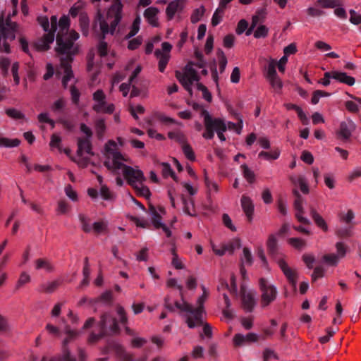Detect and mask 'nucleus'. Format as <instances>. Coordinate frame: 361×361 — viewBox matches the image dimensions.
<instances>
[{
    "label": "nucleus",
    "mask_w": 361,
    "mask_h": 361,
    "mask_svg": "<svg viewBox=\"0 0 361 361\" xmlns=\"http://www.w3.org/2000/svg\"><path fill=\"white\" fill-rule=\"evenodd\" d=\"M149 210L152 215L151 221H152L154 228L156 230L160 229V226H161V224L162 223L161 222L162 217H161L160 213H162V214L165 213L164 208L162 207H159L157 210V208L154 205L150 204L149 205Z\"/></svg>",
    "instance_id": "21"
},
{
    "label": "nucleus",
    "mask_w": 361,
    "mask_h": 361,
    "mask_svg": "<svg viewBox=\"0 0 361 361\" xmlns=\"http://www.w3.org/2000/svg\"><path fill=\"white\" fill-rule=\"evenodd\" d=\"M104 154L106 158L112 159V168L114 169H121L124 159L122 154L118 151L117 144L113 140H109L104 145Z\"/></svg>",
    "instance_id": "11"
},
{
    "label": "nucleus",
    "mask_w": 361,
    "mask_h": 361,
    "mask_svg": "<svg viewBox=\"0 0 361 361\" xmlns=\"http://www.w3.org/2000/svg\"><path fill=\"white\" fill-rule=\"evenodd\" d=\"M61 138L59 135L56 133H54L51 136V140L49 142V146L51 149L56 148L61 151Z\"/></svg>",
    "instance_id": "53"
},
{
    "label": "nucleus",
    "mask_w": 361,
    "mask_h": 361,
    "mask_svg": "<svg viewBox=\"0 0 361 361\" xmlns=\"http://www.w3.org/2000/svg\"><path fill=\"white\" fill-rule=\"evenodd\" d=\"M293 194L295 197L293 203V208L295 209V217L297 221L304 225H310V221L304 216L305 212L302 207V198L300 195L299 192L294 189L293 190Z\"/></svg>",
    "instance_id": "14"
},
{
    "label": "nucleus",
    "mask_w": 361,
    "mask_h": 361,
    "mask_svg": "<svg viewBox=\"0 0 361 361\" xmlns=\"http://www.w3.org/2000/svg\"><path fill=\"white\" fill-rule=\"evenodd\" d=\"M316 6H319L322 8H334L336 6L335 0H317L315 3Z\"/></svg>",
    "instance_id": "58"
},
{
    "label": "nucleus",
    "mask_w": 361,
    "mask_h": 361,
    "mask_svg": "<svg viewBox=\"0 0 361 361\" xmlns=\"http://www.w3.org/2000/svg\"><path fill=\"white\" fill-rule=\"evenodd\" d=\"M259 21V16H253L252 18V23L251 25L249 28L248 27V23L245 20L242 19L240 20L237 25V27L235 30V32L238 35H241L245 31V35L247 36H249L251 35L253 29L256 27L257 24Z\"/></svg>",
    "instance_id": "19"
},
{
    "label": "nucleus",
    "mask_w": 361,
    "mask_h": 361,
    "mask_svg": "<svg viewBox=\"0 0 361 361\" xmlns=\"http://www.w3.org/2000/svg\"><path fill=\"white\" fill-rule=\"evenodd\" d=\"M259 288L261 292L260 305L266 307L273 302L277 297L276 288L270 284L264 278L259 279Z\"/></svg>",
    "instance_id": "8"
},
{
    "label": "nucleus",
    "mask_w": 361,
    "mask_h": 361,
    "mask_svg": "<svg viewBox=\"0 0 361 361\" xmlns=\"http://www.w3.org/2000/svg\"><path fill=\"white\" fill-rule=\"evenodd\" d=\"M255 141H257L258 145L263 149H268L271 147V142L267 137H257V135L255 133H250L245 137V144L247 146H252Z\"/></svg>",
    "instance_id": "20"
},
{
    "label": "nucleus",
    "mask_w": 361,
    "mask_h": 361,
    "mask_svg": "<svg viewBox=\"0 0 361 361\" xmlns=\"http://www.w3.org/2000/svg\"><path fill=\"white\" fill-rule=\"evenodd\" d=\"M176 77L183 87L187 91H192V85L194 82H198L200 79L197 72L192 67L186 66L183 73L179 71L176 72Z\"/></svg>",
    "instance_id": "10"
},
{
    "label": "nucleus",
    "mask_w": 361,
    "mask_h": 361,
    "mask_svg": "<svg viewBox=\"0 0 361 361\" xmlns=\"http://www.w3.org/2000/svg\"><path fill=\"white\" fill-rule=\"evenodd\" d=\"M210 245L214 253L217 256H223L226 253L232 255L234 251L236 249H239L241 245L240 240L238 238H233L227 243H221L219 248L216 247L212 240H210Z\"/></svg>",
    "instance_id": "13"
},
{
    "label": "nucleus",
    "mask_w": 361,
    "mask_h": 361,
    "mask_svg": "<svg viewBox=\"0 0 361 361\" xmlns=\"http://www.w3.org/2000/svg\"><path fill=\"white\" fill-rule=\"evenodd\" d=\"M207 293L203 287V293L197 301V307H194L190 303L183 301L182 303L175 302V306L183 312H185V323L190 329L200 326L202 324V318L206 314L204 303L207 299Z\"/></svg>",
    "instance_id": "3"
},
{
    "label": "nucleus",
    "mask_w": 361,
    "mask_h": 361,
    "mask_svg": "<svg viewBox=\"0 0 361 361\" xmlns=\"http://www.w3.org/2000/svg\"><path fill=\"white\" fill-rule=\"evenodd\" d=\"M204 6H202L200 8L195 9L190 16L191 23H196L199 20H200V19L202 18V17L204 15Z\"/></svg>",
    "instance_id": "50"
},
{
    "label": "nucleus",
    "mask_w": 361,
    "mask_h": 361,
    "mask_svg": "<svg viewBox=\"0 0 361 361\" xmlns=\"http://www.w3.org/2000/svg\"><path fill=\"white\" fill-rule=\"evenodd\" d=\"M202 326V334H200L201 337H203V335L207 338H212L213 336L212 333V326L208 322H204L202 321V324L200 325Z\"/></svg>",
    "instance_id": "55"
},
{
    "label": "nucleus",
    "mask_w": 361,
    "mask_h": 361,
    "mask_svg": "<svg viewBox=\"0 0 361 361\" xmlns=\"http://www.w3.org/2000/svg\"><path fill=\"white\" fill-rule=\"evenodd\" d=\"M271 88L277 93H281L283 88V82L278 75L267 79Z\"/></svg>",
    "instance_id": "37"
},
{
    "label": "nucleus",
    "mask_w": 361,
    "mask_h": 361,
    "mask_svg": "<svg viewBox=\"0 0 361 361\" xmlns=\"http://www.w3.org/2000/svg\"><path fill=\"white\" fill-rule=\"evenodd\" d=\"M59 30L56 35V52L59 55H66L61 58L60 66L63 70L62 85L67 88L68 82L74 77L72 70L73 56L78 54V47L75 42L79 38V34L74 30L69 31L70 19L67 16H62L59 20Z\"/></svg>",
    "instance_id": "1"
},
{
    "label": "nucleus",
    "mask_w": 361,
    "mask_h": 361,
    "mask_svg": "<svg viewBox=\"0 0 361 361\" xmlns=\"http://www.w3.org/2000/svg\"><path fill=\"white\" fill-rule=\"evenodd\" d=\"M197 87L202 92L203 98L208 102H210L212 101V96L207 87L202 83H197Z\"/></svg>",
    "instance_id": "57"
},
{
    "label": "nucleus",
    "mask_w": 361,
    "mask_h": 361,
    "mask_svg": "<svg viewBox=\"0 0 361 361\" xmlns=\"http://www.w3.org/2000/svg\"><path fill=\"white\" fill-rule=\"evenodd\" d=\"M182 152L185 157L190 162H195L196 161V155L192 147V146L187 142L181 147Z\"/></svg>",
    "instance_id": "35"
},
{
    "label": "nucleus",
    "mask_w": 361,
    "mask_h": 361,
    "mask_svg": "<svg viewBox=\"0 0 361 361\" xmlns=\"http://www.w3.org/2000/svg\"><path fill=\"white\" fill-rule=\"evenodd\" d=\"M79 24L81 28V30L83 32H87L90 26V19L87 13L85 11H82L80 13L79 16Z\"/></svg>",
    "instance_id": "41"
},
{
    "label": "nucleus",
    "mask_w": 361,
    "mask_h": 361,
    "mask_svg": "<svg viewBox=\"0 0 361 361\" xmlns=\"http://www.w3.org/2000/svg\"><path fill=\"white\" fill-rule=\"evenodd\" d=\"M147 133L148 136L150 138H154L159 141H162V140H166L165 136L163 134L158 133L157 131V130H155V129L149 128L147 130Z\"/></svg>",
    "instance_id": "62"
},
{
    "label": "nucleus",
    "mask_w": 361,
    "mask_h": 361,
    "mask_svg": "<svg viewBox=\"0 0 361 361\" xmlns=\"http://www.w3.org/2000/svg\"><path fill=\"white\" fill-rule=\"evenodd\" d=\"M140 18L139 16H137L134 19V20L130 27V31L125 36V39H130V38L133 37L134 36H135L140 30Z\"/></svg>",
    "instance_id": "38"
},
{
    "label": "nucleus",
    "mask_w": 361,
    "mask_h": 361,
    "mask_svg": "<svg viewBox=\"0 0 361 361\" xmlns=\"http://www.w3.org/2000/svg\"><path fill=\"white\" fill-rule=\"evenodd\" d=\"M171 253L172 255L171 265L173 267L178 270L184 269L185 265L181 259L178 257L176 246L175 245L171 247Z\"/></svg>",
    "instance_id": "33"
},
{
    "label": "nucleus",
    "mask_w": 361,
    "mask_h": 361,
    "mask_svg": "<svg viewBox=\"0 0 361 361\" xmlns=\"http://www.w3.org/2000/svg\"><path fill=\"white\" fill-rule=\"evenodd\" d=\"M276 61L275 59H270L269 64L266 68L265 78L266 79L274 77L277 75L276 73Z\"/></svg>",
    "instance_id": "44"
},
{
    "label": "nucleus",
    "mask_w": 361,
    "mask_h": 361,
    "mask_svg": "<svg viewBox=\"0 0 361 361\" xmlns=\"http://www.w3.org/2000/svg\"><path fill=\"white\" fill-rule=\"evenodd\" d=\"M92 146L91 141L88 137H79L78 140V150L77 154L79 157L82 156L84 154L93 155L92 151Z\"/></svg>",
    "instance_id": "23"
},
{
    "label": "nucleus",
    "mask_w": 361,
    "mask_h": 361,
    "mask_svg": "<svg viewBox=\"0 0 361 361\" xmlns=\"http://www.w3.org/2000/svg\"><path fill=\"white\" fill-rule=\"evenodd\" d=\"M123 175L128 184L131 186L139 197L149 198L151 192L149 188L144 185L145 177L143 172L139 169H135L130 166L123 164Z\"/></svg>",
    "instance_id": "4"
},
{
    "label": "nucleus",
    "mask_w": 361,
    "mask_h": 361,
    "mask_svg": "<svg viewBox=\"0 0 361 361\" xmlns=\"http://www.w3.org/2000/svg\"><path fill=\"white\" fill-rule=\"evenodd\" d=\"M167 135L170 140H174L179 144L180 147L188 142L186 135L180 129L169 131Z\"/></svg>",
    "instance_id": "28"
},
{
    "label": "nucleus",
    "mask_w": 361,
    "mask_h": 361,
    "mask_svg": "<svg viewBox=\"0 0 361 361\" xmlns=\"http://www.w3.org/2000/svg\"><path fill=\"white\" fill-rule=\"evenodd\" d=\"M277 264L285 275L289 284L295 290L298 281V273L296 270L290 267L284 259H279L277 262Z\"/></svg>",
    "instance_id": "15"
},
{
    "label": "nucleus",
    "mask_w": 361,
    "mask_h": 361,
    "mask_svg": "<svg viewBox=\"0 0 361 361\" xmlns=\"http://www.w3.org/2000/svg\"><path fill=\"white\" fill-rule=\"evenodd\" d=\"M161 173L164 178H171L175 182L178 183V177L176 176L171 165L166 162L160 164Z\"/></svg>",
    "instance_id": "29"
},
{
    "label": "nucleus",
    "mask_w": 361,
    "mask_h": 361,
    "mask_svg": "<svg viewBox=\"0 0 361 361\" xmlns=\"http://www.w3.org/2000/svg\"><path fill=\"white\" fill-rule=\"evenodd\" d=\"M234 118L237 123L228 121L226 124L227 129L234 130L237 134H240L243 128V121L240 114H235Z\"/></svg>",
    "instance_id": "31"
},
{
    "label": "nucleus",
    "mask_w": 361,
    "mask_h": 361,
    "mask_svg": "<svg viewBox=\"0 0 361 361\" xmlns=\"http://www.w3.org/2000/svg\"><path fill=\"white\" fill-rule=\"evenodd\" d=\"M240 205L245 215L247 221L251 224L253 221L255 213V205L253 201L249 196L243 195L240 199Z\"/></svg>",
    "instance_id": "18"
},
{
    "label": "nucleus",
    "mask_w": 361,
    "mask_h": 361,
    "mask_svg": "<svg viewBox=\"0 0 361 361\" xmlns=\"http://www.w3.org/2000/svg\"><path fill=\"white\" fill-rule=\"evenodd\" d=\"M310 216L314 221L315 225L323 232H327L329 226L325 219L320 215L315 208H310Z\"/></svg>",
    "instance_id": "24"
},
{
    "label": "nucleus",
    "mask_w": 361,
    "mask_h": 361,
    "mask_svg": "<svg viewBox=\"0 0 361 361\" xmlns=\"http://www.w3.org/2000/svg\"><path fill=\"white\" fill-rule=\"evenodd\" d=\"M106 94L102 89L96 90L92 94L94 104L92 110L97 114H112L115 111V105L113 103H107Z\"/></svg>",
    "instance_id": "9"
},
{
    "label": "nucleus",
    "mask_w": 361,
    "mask_h": 361,
    "mask_svg": "<svg viewBox=\"0 0 361 361\" xmlns=\"http://www.w3.org/2000/svg\"><path fill=\"white\" fill-rule=\"evenodd\" d=\"M18 30V25L10 18L5 21L0 22V52L11 53V47L8 42H12L16 38Z\"/></svg>",
    "instance_id": "6"
},
{
    "label": "nucleus",
    "mask_w": 361,
    "mask_h": 361,
    "mask_svg": "<svg viewBox=\"0 0 361 361\" xmlns=\"http://www.w3.org/2000/svg\"><path fill=\"white\" fill-rule=\"evenodd\" d=\"M290 180L294 185H298L300 190L302 193H309L310 189L308 184L307 183L305 179L303 177L300 176L296 180H294L293 178H291Z\"/></svg>",
    "instance_id": "42"
},
{
    "label": "nucleus",
    "mask_w": 361,
    "mask_h": 361,
    "mask_svg": "<svg viewBox=\"0 0 361 361\" xmlns=\"http://www.w3.org/2000/svg\"><path fill=\"white\" fill-rule=\"evenodd\" d=\"M222 222H223L224 226L225 227H226L227 228H228L232 232L236 231V228L233 225L232 220L228 214H226V213L223 214Z\"/></svg>",
    "instance_id": "54"
},
{
    "label": "nucleus",
    "mask_w": 361,
    "mask_h": 361,
    "mask_svg": "<svg viewBox=\"0 0 361 361\" xmlns=\"http://www.w3.org/2000/svg\"><path fill=\"white\" fill-rule=\"evenodd\" d=\"M106 316L105 314H103L101 316L100 321L99 323V333H92L89 338H88V342L90 343H94L98 341L100 338H103L106 335Z\"/></svg>",
    "instance_id": "22"
},
{
    "label": "nucleus",
    "mask_w": 361,
    "mask_h": 361,
    "mask_svg": "<svg viewBox=\"0 0 361 361\" xmlns=\"http://www.w3.org/2000/svg\"><path fill=\"white\" fill-rule=\"evenodd\" d=\"M266 246L267 253L269 256L273 257L277 254L278 244L277 239L274 234H271L269 235L266 243Z\"/></svg>",
    "instance_id": "30"
},
{
    "label": "nucleus",
    "mask_w": 361,
    "mask_h": 361,
    "mask_svg": "<svg viewBox=\"0 0 361 361\" xmlns=\"http://www.w3.org/2000/svg\"><path fill=\"white\" fill-rule=\"evenodd\" d=\"M349 20L354 25H360L361 24V14L357 13L354 10H350Z\"/></svg>",
    "instance_id": "64"
},
{
    "label": "nucleus",
    "mask_w": 361,
    "mask_h": 361,
    "mask_svg": "<svg viewBox=\"0 0 361 361\" xmlns=\"http://www.w3.org/2000/svg\"><path fill=\"white\" fill-rule=\"evenodd\" d=\"M216 56L218 59L219 71L221 73H224L227 65V58L221 49H219L216 51Z\"/></svg>",
    "instance_id": "40"
},
{
    "label": "nucleus",
    "mask_w": 361,
    "mask_h": 361,
    "mask_svg": "<svg viewBox=\"0 0 361 361\" xmlns=\"http://www.w3.org/2000/svg\"><path fill=\"white\" fill-rule=\"evenodd\" d=\"M334 79L338 81L341 83L352 86L355 82V79L353 76L348 75L345 72H341L338 71H334Z\"/></svg>",
    "instance_id": "27"
},
{
    "label": "nucleus",
    "mask_w": 361,
    "mask_h": 361,
    "mask_svg": "<svg viewBox=\"0 0 361 361\" xmlns=\"http://www.w3.org/2000/svg\"><path fill=\"white\" fill-rule=\"evenodd\" d=\"M355 130V125L351 120H349L348 122L342 121L340 123L339 128L336 131V137L345 142L350 138L352 133Z\"/></svg>",
    "instance_id": "17"
},
{
    "label": "nucleus",
    "mask_w": 361,
    "mask_h": 361,
    "mask_svg": "<svg viewBox=\"0 0 361 361\" xmlns=\"http://www.w3.org/2000/svg\"><path fill=\"white\" fill-rule=\"evenodd\" d=\"M123 5L121 2L113 4L107 10L106 18L99 10L94 17L92 29L96 30L99 23L103 37L111 33L113 35L122 18Z\"/></svg>",
    "instance_id": "2"
},
{
    "label": "nucleus",
    "mask_w": 361,
    "mask_h": 361,
    "mask_svg": "<svg viewBox=\"0 0 361 361\" xmlns=\"http://www.w3.org/2000/svg\"><path fill=\"white\" fill-rule=\"evenodd\" d=\"M11 66V61L7 57H1L0 59V69L4 76H7L8 74V69Z\"/></svg>",
    "instance_id": "49"
},
{
    "label": "nucleus",
    "mask_w": 361,
    "mask_h": 361,
    "mask_svg": "<svg viewBox=\"0 0 361 361\" xmlns=\"http://www.w3.org/2000/svg\"><path fill=\"white\" fill-rule=\"evenodd\" d=\"M94 127L97 136L99 138H102L106 131V123L104 119L100 118L97 120L94 123Z\"/></svg>",
    "instance_id": "43"
},
{
    "label": "nucleus",
    "mask_w": 361,
    "mask_h": 361,
    "mask_svg": "<svg viewBox=\"0 0 361 361\" xmlns=\"http://www.w3.org/2000/svg\"><path fill=\"white\" fill-rule=\"evenodd\" d=\"M241 306L245 312H251L256 305L255 294L252 291H247L245 288H240Z\"/></svg>",
    "instance_id": "16"
},
{
    "label": "nucleus",
    "mask_w": 361,
    "mask_h": 361,
    "mask_svg": "<svg viewBox=\"0 0 361 361\" xmlns=\"http://www.w3.org/2000/svg\"><path fill=\"white\" fill-rule=\"evenodd\" d=\"M287 243L298 250H300L306 246V241L300 238H290L287 240Z\"/></svg>",
    "instance_id": "39"
},
{
    "label": "nucleus",
    "mask_w": 361,
    "mask_h": 361,
    "mask_svg": "<svg viewBox=\"0 0 361 361\" xmlns=\"http://www.w3.org/2000/svg\"><path fill=\"white\" fill-rule=\"evenodd\" d=\"M323 260L331 266H336L338 262V257L335 254H326L323 256Z\"/></svg>",
    "instance_id": "60"
},
{
    "label": "nucleus",
    "mask_w": 361,
    "mask_h": 361,
    "mask_svg": "<svg viewBox=\"0 0 361 361\" xmlns=\"http://www.w3.org/2000/svg\"><path fill=\"white\" fill-rule=\"evenodd\" d=\"M243 176L250 184H252L256 181V176L255 172L250 169L246 164L240 166Z\"/></svg>",
    "instance_id": "34"
},
{
    "label": "nucleus",
    "mask_w": 361,
    "mask_h": 361,
    "mask_svg": "<svg viewBox=\"0 0 361 361\" xmlns=\"http://www.w3.org/2000/svg\"><path fill=\"white\" fill-rule=\"evenodd\" d=\"M116 313L119 317L120 323L123 326H126L128 322V319L124 307L121 305H118L116 307Z\"/></svg>",
    "instance_id": "47"
},
{
    "label": "nucleus",
    "mask_w": 361,
    "mask_h": 361,
    "mask_svg": "<svg viewBox=\"0 0 361 361\" xmlns=\"http://www.w3.org/2000/svg\"><path fill=\"white\" fill-rule=\"evenodd\" d=\"M159 10L156 7H149L144 11V17L147 22L153 27H157L159 25V21L157 14Z\"/></svg>",
    "instance_id": "25"
},
{
    "label": "nucleus",
    "mask_w": 361,
    "mask_h": 361,
    "mask_svg": "<svg viewBox=\"0 0 361 361\" xmlns=\"http://www.w3.org/2000/svg\"><path fill=\"white\" fill-rule=\"evenodd\" d=\"M63 281L56 279L47 283V284H42L39 287L38 292L40 293H51L58 289L62 284Z\"/></svg>",
    "instance_id": "26"
},
{
    "label": "nucleus",
    "mask_w": 361,
    "mask_h": 361,
    "mask_svg": "<svg viewBox=\"0 0 361 361\" xmlns=\"http://www.w3.org/2000/svg\"><path fill=\"white\" fill-rule=\"evenodd\" d=\"M6 114L10 118H12L16 120L25 118V115L21 111L14 108L7 109L6 110Z\"/></svg>",
    "instance_id": "51"
},
{
    "label": "nucleus",
    "mask_w": 361,
    "mask_h": 361,
    "mask_svg": "<svg viewBox=\"0 0 361 361\" xmlns=\"http://www.w3.org/2000/svg\"><path fill=\"white\" fill-rule=\"evenodd\" d=\"M75 336L73 331H68V336L64 339L63 342V355L62 357H47L46 356L42 357L40 361H86V353L84 350H78V360L71 355V353L67 348V345L70 340L72 339Z\"/></svg>",
    "instance_id": "7"
},
{
    "label": "nucleus",
    "mask_w": 361,
    "mask_h": 361,
    "mask_svg": "<svg viewBox=\"0 0 361 361\" xmlns=\"http://www.w3.org/2000/svg\"><path fill=\"white\" fill-rule=\"evenodd\" d=\"M178 10V4L176 2L172 1L169 3V4L167 6L166 8V13L167 15V17L169 19H171L173 18L174 15L177 12Z\"/></svg>",
    "instance_id": "59"
},
{
    "label": "nucleus",
    "mask_w": 361,
    "mask_h": 361,
    "mask_svg": "<svg viewBox=\"0 0 361 361\" xmlns=\"http://www.w3.org/2000/svg\"><path fill=\"white\" fill-rule=\"evenodd\" d=\"M35 264L36 269H44L49 272L54 271V266L47 259L39 258L35 260Z\"/></svg>",
    "instance_id": "36"
},
{
    "label": "nucleus",
    "mask_w": 361,
    "mask_h": 361,
    "mask_svg": "<svg viewBox=\"0 0 361 361\" xmlns=\"http://www.w3.org/2000/svg\"><path fill=\"white\" fill-rule=\"evenodd\" d=\"M70 92L72 102L78 105L80 102V92L75 85H73L70 87Z\"/></svg>",
    "instance_id": "52"
},
{
    "label": "nucleus",
    "mask_w": 361,
    "mask_h": 361,
    "mask_svg": "<svg viewBox=\"0 0 361 361\" xmlns=\"http://www.w3.org/2000/svg\"><path fill=\"white\" fill-rule=\"evenodd\" d=\"M281 152L278 148L271 149V151H261L258 154L259 159H264L267 161L276 160L280 156Z\"/></svg>",
    "instance_id": "32"
},
{
    "label": "nucleus",
    "mask_w": 361,
    "mask_h": 361,
    "mask_svg": "<svg viewBox=\"0 0 361 361\" xmlns=\"http://www.w3.org/2000/svg\"><path fill=\"white\" fill-rule=\"evenodd\" d=\"M269 33V29L264 25H261L257 27V29L253 32V36L256 39L259 38H264L267 37Z\"/></svg>",
    "instance_id": "48"
},
{
    "label": "nucleus",
    "mask_w": 361,
    "mask_h": 361,
    "mask_svg": "<svg viewBox=\"0 0 361 361\" xmlns=\"http://www.w3.org/2000/svg\"><path fill=\"white\" fill-rule=\"evenodd\" d=\"M142 43V37L139 35L134 38H130L128 41L127 48L130 51L138 49Z\"/></svg>",
    "instance_id": "46"
},
{
    "label": "nucleus",
    "mask_w": 361,
    "mask_h": 361,
    "mask_svg": "<svg viewBox=\"0 0 361 361\" xmlns=\"http://www.w3.org/2000/svg\"><path fill=\"white\" fill-rule=\"evenodd\" d=\"M30 281V276L28 274L23 271L20 275V277L18 279V281L16 284V289H18L25 283H27Z\"/></svg>",
    "instance_id": "61"
},
{
    "label": "nucleus",
    "mask_w": 361,
    "mask_h": 361,
    "mask_svg": "<svg viewBox=\"0 0 361 361\" xmlns=\"http://www.w3.org/2000/svg\"><path fill=\"white\" fill-rule=\"evenodd\" d=\"M92 229L94 233L99 234L107 230V224L102 221L94 222L92 225Z\"/></svg>",
    "instance_id": "56"
},
{
    "label": "nucleus",
    "mask_w": 361,
    "mask_h": 361,
    "mask_svg": "<svg viewBox=\"0 0 361 361\" xmlns=\"http://www.w3.org/2000/svg\"><path fill=\"white\" fill-rule=\"evenodd\" d=\"M345 107L346 110L351 114H357L359 112V107L353 101H346L345 102Z\"/></svg>",
    "instance_id": "63"
},
{
    "label": "nucleus",
    "mask_w": 361,
    "mask_h": 361,
    "mask_svg": "<svg viewBox=\"0 0 361 361\" xmlns=\"http://www.w3.org/2000/svg\"><path fill=\"white\" fill-rule=\"evenodd\" d=\"M204 113V131L202 133V137L206 140H212L214 137V132H216L221 142L226 141L224 133L227 130V126L225 121L221 118H213L206 111Z\"/></svg>",
    "instance_id": "5"
},
{
    "label": "nucleus",
    "mask_w": 361,
    "mask_h": 361,
    "mask_svg": "<svg viewBox=\"0 0 361 361\" xmlns=\"http://www.w3.org/2000/svg\"><path fill=\"white\" fill-rule=\"evenodd\" d=\"M100 195L104 200L114 201L115 200V195L110 190L109 187L106 185H103L100 188Z\"/></svg>",
    "instance_id": "45"
},
{
    "label": "nucleus",
    "mask_w": 361,
    "mask_h": 361,
    "mask_svg": "<svg viewBox=\"0 0 361 361\" xmlns=\"http://www.w3.org/2000/svg\"><path fill=\"white\" fill-rule=\"evenodd\" d=\"M172 45L168 42H164L161 44V50L156 49L154 56L158 59V69L159 72L164 73L171 59V51Z\"/></svg>",
    "instance_id": "12"
}]
</instances>
